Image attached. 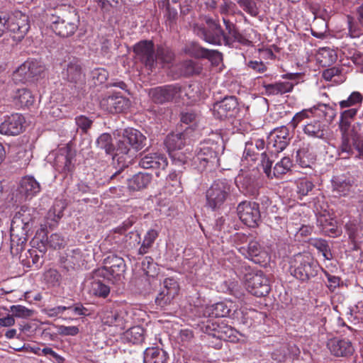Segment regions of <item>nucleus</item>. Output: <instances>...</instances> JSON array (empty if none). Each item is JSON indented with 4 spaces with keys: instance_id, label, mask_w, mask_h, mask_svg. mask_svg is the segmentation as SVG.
Returning a JSON list of instances; mask_svg holds the SVG:
<instances>
[{
    "instance_id": "6ab92c4d",
    "label": "nucleus",
    "mask_w": 363,
    "mask_h": 363,
    "mask_svg": "<svg viewBox=\"0 0 363 363\" xmlns=\"http://www.w3.org/2000/svg\"><path fill=\"white\" fill-rule=\"evenodd\" d=\"M269 146L265 147V142L263 139H252L245 143L242 158L247 161H257L260 160V167L262 168V154L271 155L272 152H267Z\"/></svg>"
},
{
    "instance_id": "f8f14e48",
    "label": "nucleus",
    "mask_w": 363,
    "mask_h": 363,
    "mask_svg": "<svg viewBox=\"0 0 363 363\" xmlns=\"http://www.w3.org/2000/svg\"><path fill=\"white\" fill-rule=\"evenodd\" d=\"M237 211L241 221L250 228L258 226L261 222L259 204L257 202L242 201L238 205Z\"/></svg>"
},
{
    "instance_id": "ddd939ff",
    "label": "nucleus",
    "mask_w": 363,
    "mask_h": 363,
    "mask_svg": "<svg viewBox=\"0 0 363 363\" xmlns=\"http://www.w3.org/2000/svg\"><path fill=\"white\" fill-rule=\"evenodd\" d=\"M181 86L179 84H167L148 89L150 99L155 104H164L172 102L179 96Z\"/></svg>"
},
{
    "instance_id": "603ef678",
    "label": "nucleus",
    "mask_w": 363,
    "mask_h": 363,
    "mask_svg": "<svg viewBox=\"0 0 363 363\" xmlns=\"http://www.w3.org/2000/svg\"><path fill=\"white\" fill-rule=\"evenodd\" d=\"M91 77L96 85L101 84L107 80L108 73L105 69L98 67L91 70Z\"/></svg>"
},
{
    "instance_id": "9b49d317",
    "label": "nucleus",
    "mask_w": 363,
    "mask_h": 363,
    "mask_svg": "<svg viewBox=\"0 0 363 363\" xmlns=\"http://www.w3.org/2000/svg\"><path fill=\"white\" fill-rule=\"evenodd\" d=\"M219 147L216 144L203 145L193 158L194 164L199 171H203L206 167H214L219 164Z\"/></svg>"
},
{
    "instance_id": "a878e982",
    "label": "nucleus",
    "mask_w": 363,
    "mask_h": 363,
    "mask_svg": "<svg viewBox=\"0 0 363 363\" xmlns=\"http://www.w3.org/2000/svg\"><path fill=\"white\" fill-rule=\"evenodd\" d=\"M29 17L17 11L11 14L10 24L9 30L13 33L17 34L16 38H23L30 29Z\"/></svg>"
},
{
    "instance_id": "5701e85b",
    "label": "nucleus",
    "mask_w": 363,
    "mask_h": 363,
    "mask_svg": "<svg viewBox=\"0 0 363 363\" xmlns=\"http://www.w3.org/2000/svg\"><path fill=\"white\" fill-rule=\"evenodd\" d=\"M226 324L224 323L213 322L207 320L201 327L203 332L208 336V338L215 339V341H208L209 344L216 349L222 347L221 338L224 334V328Z\"/></svg>"
},
{
    "instance_id": "2eb2a0df",
    "label": "nucleus",
    "mask_w": 363,
    "mask_h": 363,
    "mask_svg": "<svg viewBox=\"0 0 363 363\" xmlns=\"http://www.w3.org/2000/svg\"><path fill=\"white\" fill-rule=\"evenodd\" d=\"M213 114L218 119L235 117L240 111L238 99L234 96H225L213 104Z\"/></svg>"
},
{
    "instance_id": "bb28decb",
    "label": "nucleus",
    "mask_w": 363,
    "mask_h": 363,
    "mask_svg": "<svg viewBox=\"0 0 363 363\" xmlns=\"http://www.w3.org/2000/svg\"><path fill=\"white\" fill-rule=\"evenodd\" d=\"M75 153L69 149L62 150L55 157L56 169L65 176L72 174L74 169Z\"/></svg>"
},
{
    "instance_id": "f257e3e1",
    "label": "nucleus",
    "mask_w": 363,
    "mask_h": 363,
    "mask_svg": "<svg viewBox=\"0 0 363 363\" xmlns=\"http://www.w3.org/2000/svg\"><path fill=\"white\" fill-rule=\"evenodd\" d=\"M146 145L147 138L139 130L133 128L124 130L122 135L119 136L115 147L116 153L113 156V163L117 161L119 169L111 176V179L118 178L123 169L128 167L135 153Z\"/></svg>"
},
{
    "instance_id": "a18cd8bd",
    "label": "nucleus",
    "mask_w": 363,
    "mask_h": 363,
    "mask_svg": "<svg viewBox=\"0 0 363 363\" xmlns=\"http://www.w3.org/2000/svg\"><path fill=\"white\" fill-rule=\"evenodd\" d=\"M94 280L91 282V292L98 297L106 298L110 293V287L106 284L103 283L99 278H96L94 276Z\"/></svg>"
},
{
    "instance_id": "f704fd0d",
    "label": "nucleus",
    "mask_w": 363,
    "mask_h": 363,
    "mask_svg": "<svg viewBox=\"0 0 363 363\" xmlns=\"http://www.w3.org/2000/svg\"><path fill=\"white\" fill-rule=\"evenodd\" d=\"M152 174L146 172H138L128 179V187L133 191L146 189L152 182Z\"/></svg>"
},
{
    "instance_id": "de8ad7c7",
    "label": "nucleus",
    "mask_w": 363,
    "mask_h": 363,
    "mask_svg": "<svg viewBox=\"0 0 363 363\" xmlns=\"http://www.w3.org/2000/svg\"><path fill=\"white\" fill-rule=\"evenodd\" d=\"M158 237V232L154 229L149 230L145 235L143 242L139 248V255H145L152 246L156 238Z\"/></svg>"
},
{
    "instance_id": "052dcab7",
    "label": "nucleus",
    "mask_w": 363,
    "mask_h": 363,
    "mask_svg": "<svg viewBox=\"0 0 363 363\" xmlns=\"http://www.w3.org/2000/svg\"><path fill=\"white\" fill-rule=\"evenodd\" d=\"M39 253L38 252L37 250L33 249L29 250V255L30 256L28 257V262L30 261L32 262V264L35 265L36 267H40L42 266L43 263V252L42 250L39 251Z\"/></svg>"
},
{
    "instance_id": "09e8293b",
    "label": "nucleus",
    "mask_w": 363,
    "mask_h": 363,
    "mask_svg": "<svg viewBox=\"0 0 363 363\" xmlns=\"http://www.w3.org/2000/svg\"><path fill=\"white\" fill-rule=\"evenodd\" d=\"M311 246L315 247L326 259L333 258L330 247L325 240L323 239H312L310 242Z\"/></svg>"
},
{
    "instance_id": "4c0bfd02",
    "label": "nucleus",
    "mask_w": 363,
    "mask_h": 363,
    "mask_svg": "<svg viewBox=\"0 0 363 363\" xmlns=\"http://www.w3.org/2000/svg\"><path fill=\"white\" fill-rule=\"evenodd\" d=\"M295 84L291 82H279L264 86L268 94L278 95L290 92L293 90Z\"/></svg>"
},
{
    "instance_id": "0eeeda50",
    "label": "nucleus",
    "mask_w": 363,
    "mask_h": 363,
    "mask_svg": "<svg viewBox=\"0 0 363 363\" xmlns=\"http://www.w3.org/2000/svg\"><path fill=\"white\" fill-rule=\"evenodd\" d=\"M104 266L94 271L96 278H103L108 281L121 279L125 272L126 265L124 259L116 255H110L104 260Z\"/></svg>"
},
{
    "instance_id": "5fc2aeb1",
    "label": "nucleus",
    "mask_w": 363,
    "mask_h": 363,
    "mask_svg": "<svg viewBox=\"0 0 363 363\" xmlns=\"http://www.w3.org/2000/svg\"><path fill=\"white\" fill-rule=\"evenodd\" d=\"M314 186L312 182L308 179H301L297 184V192L300 196H307Z\"/></svg>"
},
{
    "instance_id": "7ed1b4c3",
    "label": "nucleus",
    "mask_w": 363,
    "mask_h": 363,
    "mask_svg": "<svg viewBox=\"0 0 363 363\" xmlns=\"http://www.w3.org/2000/svg\"><path fill=\"white\" fill-rule=\"evenodd\" d=\"M34 223L33 208L23 206L16 212L11 224V250L16 253L22 251L28 241Z\"/></svg>"
},
{
    "instance_id": "4be33fe9",
    "label": "nucleus",
    "mask_w": 363,
    "mask_h": 363,
    "mask_svg": "<svg viewBox=\"0 0 363 363\" xmlns=\"http://www.w3.org/2000/svg\"><path fill=\"white\" fill-rule=\"evenodd\" d=\"M138 164L143 169H164L168 162L164 155L144 151L140 154Z\"/></svg>"
},
{
    "instance_id": "c85d7f7f",
    "label": "nucleus",
    "mask_w": 363,
    "mask_h": 363,
    "mask_svg": "<svg viewBox=\"0 0 363 363\" xmlns=\"http://www.w3.org/2000/svg\"><path fill=\"white\" fill-rule=\"evenodd\" d=\"M235 306L231 301H221L206 306L203 311L205 316L211 318L228 317L235 311Z\"/></svg>"
},
{
    "instance_id": "a211bd4d",
    "label": "nucleus",
    "mask_w": 363,
    "mask_h": 363,
    "mask_svg": "<svg viewBox=\"0 0 363 363\" xmlns=\"http://www.w3.org/2000/svg\"><path fill=\"white\" fill-rule=\"evenodd\" d=\"M25 118L20 113H13L4 117L0 124V133L5 135H18L24 130Z\"/></svg>"
},
{
    "instance_id": "864d4df0",
    "label": "nucleus",
    "mask_w": 363,
    "mask_h": 363,
    "mask_svg": "<svg viewBox=\"0 0 363 363\" xmlns=\"http://www.w3.org/2000/svg\"><path fill=\"white\" fill-rule=\"evenodd\" d=\"M268 146L272 145L277 152L284 150L289 143V140L279 139V137L271 133L269 138Z\"/></svg>"
},
{
    "instance_id": "a19ab883",
    "label": "nucleus",
    "mask_w": 363,
    "mask_h": 363,
    "mask_svg": "<svg viewBox=\"0 0 363 363\" xmlns=\"http://www.w3.org/2000/svg\"><path fill=\"white\" fill-rule=\"evenodd\" d=\"M165 188L171 194H179L182 191L180 173L171 172L166 179Z\"/></svg>"
},
{
    "instance_id": "bf43d9fd",
    "label": "nucleus",
    "mask_w": 363,
    "mask_h": 363,
    "mask_svg": "<svg viewBox=\"0 0 363 363\" xmlns=\"http://www.w3.org/2000/svg\"><path fill=\"white\" fill-rule=\"evenodd\" d=\"M125 247L133 248L136 247L140 242V235L137 232H130L125 237Z\"/></svg>"
},
{
    "instance_id": "680f3d73",
    "label": "nucleus",
    "mask_w": 363,
    "mask_h": 363,
    "mask_svg": "<svg viewBox=\"0 0 363 363\" xmlns=\"http://www.w3.org/2000/svg\"><path fill=\"white\" fill-rule=\"evenodd\" d=\"M238 333L237 330L226 324L225 328H224V334L221 338V341L235 342L238 340Z\"/></svg>"
},
{
    "instance_id": "412c9836",
    "label": "nucleus",
    "mask_w": 363,
    "mask_h": 363,
    "mask_svg": "<svg viewBox=\"0 0 363 363\" xmlns=\"http://www.w3.org/2000/svg\"><path fill=\"white\" fill-rule=\"evenodd\" d=\"M100 106L108 113H118L126 111L130 106V101L123 96L113 94L104 98L100 102Z\"/></svg>"
},
{
    "instance_id": "393cba45",
    "label": "nucleus",
    "mask_w": 363,
    "mask_h": 363,
    "mask_svg": "<svg viewBox=\"0 0 363 363\" xmlns=\"http://www.w3.org/2000/svg\"><path fill=\"white\" fill-rule=\"evenodd\" d=\"M235 184L239 190L246 196H256L258 195L259 185L256 177L251 173L239 174Z\"/></svg>"
},
{
    "instance_id": "4468645a",
    "label": "nucleus",
    "mask_w": 363,
    "mask_h": 363,
    "mask_svg": "<svg viewBox=\"0 0 363 363\" xmlns=\"http://www.w3.org/2000/svg\"><path fill=\"white\" fill-rule=\"evenodd\" d=\"M135 53H141L148 65H152L155 61H160L163 63H169L173 59L174 55L168 47H157V51L155 47H133Z\"/></svg>"
},
{
    "instance_id": "9d476101",
    "label": "nucleus",
    "mask_w": 363,
    "mask_h": 363,
    "mask_svg": "<svg viewBox=\"0 0 363 363\" xmlns=\"http://www.w3.org/2000/svg\"><path fill=\"white\" fill-rule=\"evenodd\" d=\"M272 157L273 153L271 155L262 154V169L269 179L280 178L282 175L289 172L293 165L291 159L288 157H284L279 162H277L272 169Z\"/></svg>"
},
{
    "instance_id": "8fccbe9b",
    "label": "nucleus",
    "mask_w": 363,
    "mask_h": 363,
    "mask_svg": "<svg viewBox=\"0 0 363 363\" xmlns=\"http://www.w3.org/2000/svg\"><path fill=\"white\" fill-rule=\"evenodd\" d=\"M362 100L363 97L362 94L358 91H354L346 100L340 101L339 105L341 108H349L361 104Z\"/></svg>"
},
{
    "instance_id": "423d86ee",
    "label": "nucleus",
    "mask_w": 363,
    "mask_h": 363,
    "mask_svg": "<svg viewBox=\"0 0 363 363\" xmlns=\"http://www.w3.org/2000/svg\"><path fill=\"white\" fill-rule=\"evenodd\" d=\"M233 187L230 180L218 179L206 191V206L212 211L220 209L230 197Z\"/></svg>"
},
{
    "instance_id": "473e14b6",
    "label": "nucleus",
    "mask_w": 363,
    "mask_h": 363,
    "mask_svg": "<svg viewBox=\"0 0 363 363\" xmlns=\"http://www.w3.org/2000/svg\"><path fill=\"white\" fill-rule=\"evenodd\" d=\"M41 190L39 182L33 176H26L22 178L19 191L26 199H31L36 196Z\"/></svg>"
},
{
    "instance_id": "774afa93",
    "label": "nucleus",
    "mask_w": 363,
    "mask_h": 363,
    "mask_svg": "<svg viewBox=\"0 0 363 363\" xmlns=\"http://www.w3.org/2000/svg\"><path fill=\"white\" fill-rule=\"evenodd\" d=\"M308 113H312V110H303L298 113H297L291 121L290 122V125L294 129L297 127L298 124L305 118H308Z\"/></svg>"
},
{
    "instance_id": "69168bd1",
    "label": "nucleus",
    "mask_w": 363,
    "mask_h": 363,
    "mask_svg": "<svg viewBox=\"0 0 363 363\" xmlns=\"http://www.w3.org/2000/svg\"><path fill=\"white\" fill-rule=\"evenodd\" d=\"M11 14L7 11H0V37L6 30H9Z\"/></svg>"
},
{
    "instance_id": "ea45409f",
    "label": "nucleus",
    "mask_w": 363,
    "mask_h": 363,
    "mask_svg": "<svg viewBox=\"0 0 363 363\" xmlns=\"http://www.w3.org/2000/svg\"><path fill=\"white\" fill-rule=\"evenodd\" d=\"M123 311H110L104 314L103 317V321L105 324L108 325H115L124 328L125 327V320L124 318Z\"/></svg>"
},
{
    "instance_id": "c9c22d12",
    "label": "nucleus",
    "mask_w": 363,
    "mask_h": 363,
    "mask_svg": "<svg viewBox=\"0 0 363 363\" xmlns=\"http://www.w3.org/2000/svg\"><path fill=\"white\" fill-rule=\"evenodd\" d=\"M168 360L167 353L158 347H150L144 352L145 363H167Z\"/></svg>"
},
{
    "instance_id": "f03ea898",
    "label": "nucleus",
    "mask_w": 363,
    "mask_h": 363,
    "mask_svg": "<svg viewBox=\"0 0 363 363\" xmlns=\"http://www.w3.org/2000/svg\"><path fill=\"white\" fill-rule=\"evenodd\" d=\"M45 18V22L52 31L62 38L72 35L79 24V16L77 10L64 4L48 9Z\"/></svg>"
},
{
    "instance_id": "37998d69",
    "label": "nucleus",
    "mask_w": 363,
    "mask_h": 363,
    "mask_svg": "<svg viewBox=\"0 0 363 363\" xmlns=\"http://www.w3.org/2000/svg\"><path fill=\"white\" fill-rule=\"evenodd\" d=\"M98 148L104 150L106 154H112L115 151L112 136L109 133H102L96 140Z\"/></svg>"
},
{
    "instance_id": "39448f33",
    "label": "nucleus",
    "mask_w": 363,
    "mask_h": 363,
    "mask_svg": "<svg viewBox=\"0 0 363 363\" xmlns=\"http://www.w3.org/2000/svg\"><path fill=\"white\" fill-rule=\"evenodd\" d=\"M318 269V262L308 252L296 254L290 262L291 274L301 281L315 277Z\"/></svg>"
},
{
    "instance_id": "e433bc0d",
    "label": "nucleus",
    "mask_w": 363,
    "mask_h": 363,
    "mask_svg": "<svg viewBox=\"0 0 363 363\" xmlns=\"http://www.w3.org/2000/svg\"><path fill=\"white\" fill-rule=\"evenodd\" d=\"M13 99L23 108H28L35 102L33 94L27 88L18 89L14 93Z\"/></svg>"
},
{
    "instance_id": "2f4dec72",
    "label": "nucleus",
    "mask_w": 363,
    "mask_h": 363,
    "mask_svg": "<svg viewBox=\"0 0 363 363\" xmlns=\"http://www.w3.org/2000/svg\"><path fill=\"white\" fill-rule=\"evenodd\" d=\"M333 191L339 196H345L348 195L354 184L352 177L346 175H340L334 177L332 179Z\"/></svg>"
},
{
    "instance_id": "58836bf2",
    "label": "nucleus",
    "mask_w": 363,
    "mask_h": 363,
    "mask_svg": "<svg viewBox=\"0 0 363 363\" xmlns=\"http://www.w3.org/2000/svg\"><path fill=\"white\" fill-rule=\"evenodd\" d=\"M186 133L184 132L169 134L165 140V144L169 150H180L186 143Z\"/></svg>"
},
{
    "instance_id": "cd10ccee",
    "label": "nucleus",
    "mask_w": 363,
    "mask_h": 363,
    "mask_svg": "<svg viewBox=\"0 0 363 363\" xmlns=\"http://www.w3.org/2000/svg\"><path fill=\"white\" fill-rule=\"evenodd\" d=\"M303 133L310 138L323 140L328 139V127L319 120H311L303 128Z\"/></svg>"
},
{
    "instance_id": "1a4fd4ad",
    "label": "nucleus",
    "mask_w": 363,
    "mask_h": 363,
    "mask_svg": "<svg viewBox=\"0 0 363 363\" xmlns=\"http://www.w3.org/2000/svg\"><path fill=\"white\" fill-rule=\"evenodd\" d=\"M44 69L37 61H26L13 72L11 79L16 84L34 82L41 77Z\"/></svg>"
},
{
    "instance_id": "dca6fc26",
    "label": "nucleus",
    "mask_w": 363,
    "mask_h": 363,
    "mask_svg": "<svg viewBox=\"0 0 363 363\" xmlns=\"http://www.w3.org/2000/svg\"><path fill=\"white\" fill-rule=\"evenodd\" d=\"M239 252L245 258L255 264H265L268 259V253L264 248L255 240L249 241L247 246L238 248Z\"/></svg>"
},
{
    "instance_id": "c03bdc74",
    "label": "nucleus",
    "mask_w": 363,
    "mask_h": 363,
    "mask_svg": "<svg viewBox=\"0 0 363 363\" xmlns=\"http://www.w3.org/2000/svg\"><path fill=\"white\" fill-rule=\"evenodd\" d=\"M337 54L333 49L328 47H321L318 52V60L323 63L324 66L334 63L337 60Z\"/></svg>"
},
{
    "instance_id": "79ce46f5",
    "label": "nucleus",
    "mask_w": 363,
    "mask_h": 363,
    "mask_svg": "<svg viewBox=\"0 0 363 363\" xmlns=\"http://www.w3.org/2000/svg\"><path fill=\"white\" fill-rule=\"evenodd\" d=\"M125 340L133 344H140L145 340V330L143 327L137 325L129 328L124 333Z\"/></svg>"
},
{
    "instance_id": "6e6552de",
    "label": "nucleus",
    "mask_w": 363,
    "mask_h": 363,
    "mask_svg": "<svg viewBox=\"0 0 363 363\" xmlns=\"http://www.w3.org/2000/svg\"><path fill=\"white\" fill-rule=\"evenodd\" d=\"M223 22L225 30L221 29V33L214 35V37L208 36V43L216 45H221L223 43L225 45H230L235 43L243 45L248 43V40L240 33L235 24L225 18H223Z\"/></svg>"
},
{
    "instance_id": "aec40b11",
    "label": "nucleus",
    "mask_w": 363,
    "mask_h": 363,
    "mask_svg": "<svg viewBox=\"0 0 363 363\" xmlns=\"http://www.w3.org/2000/svg\"><path fill=\"white\" fill-rule=\"evenodd\" d=\"M179 286L173 278H167L163 281V287L155 298V303L160 307L169 305L178 294Z\"/></svg>"
},
{
    "instance_id": "20e7f679",
    "label": "nucleus",
    "mask_w": 363,
    "mask_h": 363,
    "mask_svg": "<svg viewBox=\"0 0 363 363\" xmlns=\"http://www.w3.org/2000/svg\"><path fill=\"white\" fill-rule=\"evenodd\" d=\"M351 121L340 117L338 128L340 132V144L337 148L338 155L342 158H350L354 150L358 152L357 158L363 157V136L360 133V123L351 125Z\"/></svg>"
},
{
    "instance_id": "72a5a7b5",
    "label": "nucleus",
    "mask_w": 363,
    "mask_h": 363,
    "mask_svg": "<svg viewBox=\"0 0 363 363\" xmlns=\"http://www.w3.org/2000/svg\"><path fill=\"white\" fill-rule=\"evenodd\" d=\"M205 22L208 26V29L203 27L195 26L194 32L201 38L203 39L205 42L208 43V36L211 37V35L213 36L214 35L221 33V27L216 21L210 17H205Z\"/></svg>"
},
{
    "instance_id": "7c9ffc66",
    "label": "nucleus",
    "mask_w": 363,
    "mask_h": 363,
    "mask_svg": "<svg viewBox=\"0 0 363 363\" xmlns=\"http://www.w3.org/2000/svg\"><path fill=\"white\" fill-rule=\"evenodd\" d=\"M186 52L189 53L195 58H206L213 65H218L223 60L222 54L214 50H208L203 47H189L185 50Z\"/></svg>"
},
{
    "instance_id": "4d7b16f0",
    "label": "nucleus",
    "mask_w": 363,
    "mask_h": 363,
    "mask_svg": "<svg viewBox=\"0 0 363 363\" xmlns=\"http://www.w3.org/2000/svg\"><path fill=\"white\" fill-rule=\"evenodd\" d=\"M13 315L18 318H28L32 315L33 311L25 306L17 305L11 306Z\"/></svg>"
},
{
    "instance_id": "c756f323",
    "label": "nucleus",
    "mask_w": 363,
    "mask_h": 363,
    "mask_svg": "<svg viewBox=\"0 0 363 363\" xmlns=\"http://www.w3.org/2000/svg\"><path fill=\"white\" fill-rule=\"evenodd\" d=\"M62 76L64 79L76 84L82 85L85 82V74L82 72L81 65L77 60L67 65V68L62 71Z\"/></svg>"
},
{
    "instance_id": "e2e57ef3",
    "label": "nucleus",
    "mask_w": 363,
    "mask_h": 363,
    "mask_svg": "<svg viewBox=\"0 0 363 363\" xmlns=\"http://www.w3.org/2000/svg\"><path fill=\"white\" fill-rule=\"evenodd\" d=\"M165 9V18H166V22L169 25V26H172L174 25L177 19V11L174 8H172L169 6V4L164 7Z\"/></svg>"
},
{
    "instance_id": "13d9d810",
    "label": "nucleus",
    "mask_w": 363,
    "mask_h": 363,
    "mask_svg": "<svg viewBox=\"0 0 363 363\" xmlns=\"http://www.w3.org/2000/svg\"><path fill=\"white\" fill-rule=\"evenodd\" d=\"M75 122L78 128L82 130L83 133H86L93 123V121L91 119L84 116H79L76 117Z\"/></svg>"
},
{
    "instance_id": "3c124183",
    "label": "nucleus",
    "mask_w": 363,
    "mask_h": 363,
    "mask_svg": "<svg viewBox=\"0 0 363 363\" xmlns=\"http://www.w3.org/2000/svg\"><path fill=\"white\" fill-rule=\"evenodd\" d=\"M237 3L245 11L252 16H257L258 15L259 9L255 0H238Z\"/></svg>"
},
{
    "instance_id": "6e6d98bb",
    "label": "nucleus",
    "mask_w": 363,
    "mask_h": 363,
    "mask_svg": "<svg viewBox=\"0 0 363 363\" xmlns=\"http://www.w3.org/2000/svg\"><path fill=\"white\" fill-rule=\"evenodd\" d=\"M308 150L306 148H301L296 152V161L302 167L310 166Z\"/></svg>"
},
{
    "instance_id": "338daca9",
    "label": "nucleus",
    "mask_w": 363,
    "mask_h": 363,
    "mask_svg": "<svg viewBox=\"0 0 363 363\" xmlns=\"http://www.w3.org/2000/svg\"><path fill=\"white\" fill-rule=\"evenodd\" d=\"M60 274L56 269H50L44 274L45 280L52 285H55L60 280Z\"/></svg>"
},
{
    "instance_id": "f3484780",
    "label": "nucleus",
    "mask_w": 363,
    "mask_h": 363,
    "mask_svg": "<svg viewBox=\"0 0 363 363\" xmlns=\"http://www.w3.org/2000/svg\"><path fill=\"white\" fill-rule=\"evenodd\" d=\"M246 288L250 294L257 297L267 296L271 290L269 281L262 273L250 275L247 279Z\"/></svg>"
},
{
    "instance_id": "0e129e2a",
    "label": "nucleus",
    "mask_w": 363,
    "mask_h": 363,
    "mask_svg": "<svg viewBox=\"0 0 363 363\" xmlns=\"http://www.w3.org/2000/svg\"><path fill=\"white\" fill-rule=\"evenodd\" d=\"M49 245L54 248H61L65 245V238L58 233H53L48 240Z\"/></svg>"
},
{
    "instance_id": "b1692460",
    "label": "nucleus",
    "mask_w": 363,
    "mask_h": 363,
    "mask_svg": "<svg viewBox=\"0 0 363 363\" xmlns=\"http://www.w3.org/2000/svg\"><path fill=\"white\" fill-rule=\"evenodd\" d=\"M327 347L336 357H348L354 352L352 342L348 339L333 338L328 341Z\"/></svg>"
},
{
    "instance_id": "49530a36",
    "label": "nucleus",
    "mask_w": 363,
    "mask_h": 363,
    "mask_svg": "<svg viewBox=\"0 0 363 363\" xmlns=\"http://www.w3.org/2000/svg\"><path fill=\"white\" fill-rule=\"evenodd\" d=\"M65 209V206L60 201H57L53 206L49 210L48 213V220H51L54 222V223H48L50 226L55 225L57 224L60 219L63 216V211Z\"/></svg>"
}]
</instances>
